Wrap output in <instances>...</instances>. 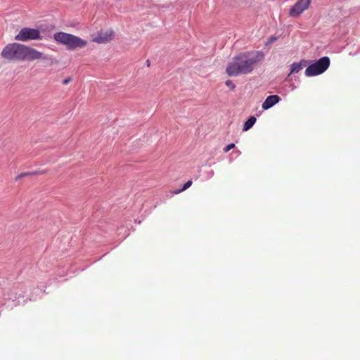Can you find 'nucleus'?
<instances>
[{
  "label": "nucleus",
  "mask_w": 360,
  "mask_h": 360,
  "mask_svg": "<svg viewBox=\"0 0 360 360\" xmlns=\"http://www.w3.org/2000/svg\"><path fill=\"white\" fill-rule=\"evenodd\" d=\"M15 39L21 41L41 40L42 39V36L38 29L24 27L21 29L19 33L15 37Z\"/></svg>",
  "instance_id": "obj_5"
},
{
  "label": "nucleus",
  "mask_w": 360,
  "mask_h": 360,
  "mask_svg": "<svg viewBox=\"0 0 360 360\" xmlns=\"http://www.w3.org/2000/svg\"><path fill=\"white\" fill-rule=\"evenodd\" d=\"M256 120H257L255 117H250L249 119L245 122L243 130L245 131L249 130L255 124Z\"/></svg>",
  "instance_id": "obj_10"
},
{
  "label": "nucleus",
  "mask_w": 360,
  "mask_h": 360,
  "mask_svg": "<svg viewBox=\"0 0 360 360\" xmlns=\"http://www.w3.org/2000/svg\"><path fill=\"white\" fill-rule=\"evenodd\" d=\"M234 147H235V144L234 143H230V144L227 145L224 148V151L226 152V153L229 152L230 150L233 149Z\"/></svg>",
  "instance_id": "obj_15"
},
{
  "label": "nucleus",
  "mask_w": 360,
  "mask_h": 360,
  "mask_svg": "<svg viewBox=\"0 0 360 360\" xmlns=\"http://www.w3.org/2000/svg\"><path fill=\"white\" fill-rule=\"evenodd\" d=\"M37 174L36 172H34V173H30V172L21 173L20 175L16 176L15 180L18 181V180H19L20 179H21V178H22L24 176H28V175H34V174Z\"/></svg>",
  "instance_id": "obj_13"
},
{
  "label": "nucleus",
  "mask_w": 360,
  "mask_h": 360,
  "mask_svg": "<svg viewBox=\"0 0 360 360\" xmlns=\"http://www.w3.org/2000/svg\"><path fill=\"white\" fill-rule=\"evenodd\" d=\"M114 32L112 31H101L98 35L94 39L97 43H105L112 39Z\"/></svg>",
  "instance_id": "obj_7"
},
{
  "label": "nucleus",
  "mask_w": 360,
  "mask_h": 360,
  "mask_svg": "<svg viewBox=\"0 0 360 360\" xmlns=\"http://www.w3.org/2000/svg\"><path fill=\"white\" fill-rule=\"evenodd\" d=\"M1 56L3 58L13 61H31L41 59L48 65L53 64V58L37 49L19 43L7 44L2 50Z\"/></svg>",
  "instance_id": "obj_1"
},
{
  "label": "nucleus",
  "mask_w": 360,
  "mask_h": 360,
  "mask_svg": "<svg viewBox=\"0 0 360 360\" xmlns=\"http://www.w3.org/2000/svg\"><path fill=\"white\" fill-rule=\"evenodd\" d=\"M311 2V0H298L290 9V16L293 18L299 16L304 11L309 8Z\"/></svg>",
  "instance_id": "obj_6"
},
{
  "label": "nucleus",
  "mask_w": 360,
  "mask_h": 360,
  "mask_svg": "<svg viewBox=\"0 0 360 360\" xmlns=\"http://www.w3.org/2000/svg\"><path fill=\"white\" fill-rule=\"evenodd\" d=\"M53 39L58 44L64 45L68 50H75L84 48L87 41L72 34L58 32L53 34Z\"/></svg>",
  "instance_id": "obj_3"
},
{
  "label": "nucleus",
  "mask_w": 360,
  "mask_h": 360,
  "mask_svg": "<svg viewBox=\"0 0 360 360\" xmlns=\"http://www.w3.org/2000/svg\"><path fill=\"white\" fill-rule=\"evenodd\" d=\"M147 65H148V66H149V65H150V62H149V60H147Z\"/></svg>",
  "instance_id": "obj_17"
},
{
  "label": "nucleus",
  "mask_w": 360,
  "mask_h": 360,
  "mask_svg": "<svg viewBox=\"0 0 360 360\" xmlns=\"http://www.w3.org/2000/svg\"><path fill=\"white\" fill-rule=\"evenodd\" d=\"M226 85L231 88V89L233 90L236 88L235 84L232 82L231 80L226 81Z\"/></svg>",
  "instance_id": "obj_14"
},
{
  "label": "nucleus",
  "mask_w": 360,
  "mask_h": 360,
  "mask_svg": "<svg viewBox=\"0 0 360 360\" xmlns=\"http://www.w3.org/2000/svg\"><path fill=\"white\" fill-rule=\"evenodd\" d=\"M277 39H278V37H275V36L270 37L267 39V41L265 42V46H269V45L273 44L274 42H275L277 40Z\"/></svg>",
  "instance_id": "obj_11"
},
{
  "label": "nucleus",
  "mask_w": 360,
  "mask_h": 360,
  "mask_svg": "<svg viewBox=\"0 0 360 360\" xmlns=\"http://www.w3.org/2000/svg\"><path fill=\"white\" fill-rule=\"evenodd\" d=\"M264 60L262 51H247L236 56L226 67V73L231 77L247 75L253 71L255 66Z\"/></svg>",
  "instance_id": "obj_2"
},
{
  "label": "nucleus",
  "mask_w": 360,
  "mask_h": 360,
  "mask_svg": "<svg viewBox=\"0 0 360 360\" xmlns=\"http://www.w3.org/2000/svg\"><path fill=\"white\" fill-rule=\"evenodd\" d=\"M281 98L278 95L269 96L262 103V108L268 110L279 102Z\"/></svg>",
  "instance_id": "obj_8"
},
{
  "label": "nucleus",
  "mask_w": 360,
  "mask_h": 360,
  "mask_svg": "<svg viewBox=\"0 0 360 360\" xmlns=\"http://www.w3.org/2000/svg\"><path fill=\"white\" fill-rule=\"evenodd\" d=\"M307 61L302 60L300 63H293L291 65L290 73H297L299 72L303 67L306 65Z\"/></svg>",
  "instance_id": "obj_9"
},
{
  "label": "nucleus",
  "mask_w": 360,
  "mask_h": 360,
  "mask_svg": "<svg viewBox=\"0 0 360 360\" xmlns=\"http://www.w3.org/2000/svg\"><path fill=\"white\" fill-rule=\"evenodd\" d=\"M330 65V58L323 56L314 63L310 65L305 70V75L312 77L324 72Z\"/></svg>",
  "instance_id": "obj_4"
},
{
  "label": "nucleus",
  "mask_w": 360,
  "mask_h": 360,
  "mask_svg": "<svg viewBox=\"0 0 360 360\" xmlns=\"http://www.w3.org/2000/svg\"><path fill=\"white\" fill-rule=\"evenodd\" d=\"M72 81V78L70 77L65 79L63 81V84L64 85H67L68 84H69V82H70Z\"/></svg>",
  "instance_id": "obj_16"
},
{
  "label": "nucleus",
  "mask_w": 360,
  "mask_h": 360,
  "mask_svg": "<svg viewBox=\"0 0 360 360\" xmlns=\"http://www.w3.org/2000/svg\"><path fill=\"white\" fill-rule=\"evenodd\" d=\"M192 185V181L189 180L186 183H185V184L183 186L182 188L179 191H178L177 192H176V193H179V192L181 191H185L186 190L187 188H188L191 186Z\"/></svg>",
  "instance_id": "obj_12"
}]
</instances>
